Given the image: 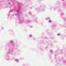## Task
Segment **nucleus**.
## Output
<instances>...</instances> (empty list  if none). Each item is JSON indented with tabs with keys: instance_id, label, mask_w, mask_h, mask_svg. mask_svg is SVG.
I'll return each instance as SVG.
<instances>
[{
	"instance_id": "1",
	"label": "nucleus",
	"mask_w": 66,
	"mask_h": 66,
	"mask_svg": "<svg viewBox=\"0 0 66 66\" xmlns=\"http://www.w3.org/2000/svg\"><path fill=\"white\" fill-rule=\"evenodd\" d=\"M48 22H51V20H50Z\"/></svg>"
},
{
	"instance_id": "2",
	"label": "nucleus",
	"mask_w": 66,
	"mask_h": 66,
	"mask_svg": "<svg viewBox=\"0 0 66 66\" xmlns=\"http://www.w3.org/2000/svg\"><path fill=\"white\" fill-rule=\"evenodd\" d=\"M58 35H60V34H58Z\"/></svg>"
}]
</instances>
